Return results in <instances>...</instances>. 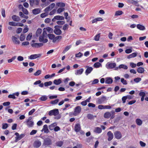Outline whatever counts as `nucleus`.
I'll use <instances>...</instances> for the list:
<instances>
[{
    "label": "nucleus",
    "mask_w": 148,
    "mask_h": 148,
    "mask_svg": "<svg viewBox=\"0 0 148 148\" xmlns=\"http://www.w3.org/2000/svg\"><path fill=\"white\" fill-rule=\"evenodd\" d=\"M136 26L138 29L141 30H144L145 29L144 26L140 24H138Z\"/></svg>",
    "instance_id": "obj_25"
},
{
    "label": "nucleus",
    "mask_w": 148,
    "mask_h": 148,
    "mask_svg": "<svg viewBox=\"0 0 148 148\" xmlns=\"http://www.w3.org/2000/svg\"><path fill=\"white\" fill-rule=\"evenodd\" d=\"M113 80L110 77H107L106 78L105 83L107 84H111L112 83Z\"/></svg>",
    "instance_id": "obj_19"
},
{
    "label": "nucleus",
    "mask_w": 148,
    "mask_h": 148,
    "mask_svg": "<svg viewBox=\"0 0 148 148\" xmlns=\"http://www.w3.org/2000/svg\"><path fill=\"white\" fill-rule=\"evenodd\" d=\"M41 131L42 132L44 131L45 133L46 134H47L50 132L48 128L47 125H45L43 126Z\"/></svg>",
    "instance_id": "obj_15"
},
{
    "label": "nucleus",
    "mask_w": 148,
    "mask_h": 148,
    "mask_svg": "<svg viewBox=\"0 0 148 148\" xmlns=\"http://www.w3.org/2000/svg\"><path fill=\"white\" fill-rule=\"evenodd\" d=\"M44 29H46L49 33H52L53 32V29L50 27H47L46 28H44Z\"/></svg>",
    "instance_id": "obj_26"
},
{
    "label": "nucleus",
    "mask_w": 148,
    "mask_h": 148,
    "mask_svg": "<svg viewBox=\"0 0 148 148\" xmlns=\"http://www.w3.org/2000/svg\"><path fill=\"white\" fill-rule=\"evenodd\" d=\"M62 82V79H55L53 81V83L56 85H58L61 84Z\"/></svg>",
    "instance_id": "obj_22"
},
{
    "label": "nucleus",
    "mask_w": 148,
    "mask_h": 148,
    "mask_svg": "<svg viewBox=\"0 0 148 148\" xmlns=\"http://www.w3.org/2000/svg\"><path fill=\"white\" fill-rule=\"evenodd\" d=\"M94 132L95 133L99 134L101 132L102 130L100 128L97 127L95 128Z\"/></svg>",
    "instance_id": "obj_30"
},
{
    "label": "nucleus",
    "mask_w": 148,
    "mask_h": 148,
    "mask_svg": "<svg viewBox=\"0 0 148 148\" xmlns=\"http://www.w3.org/2000/svg\"><path fill=\"white\" fill-rule=\"evenodd\" d=\"M137 52L133 53L131 54L128 55L127 57V58L128 59H130L131 58L135 57L137 56Z\"/></svg>",
    "instance_id": "obj_24"
},
{
    "label": "nucleus",
    "mask_w": 148,
    "mask_h": 148,
    "mask_svg": "<svg viewBox=\"0 0 148 148\" xmlns=\"http://www.w3.org/2000/svg\"><path fill=\"white\" fill-rule=\"evenodd\" d=\"M86 67L87 69L86 70L85 73L86 75H88L92 71L93 68L91 67H89L88 66H87Z\"/></svg>",
    "instance_id": "obj_12"
},
{
    "label": "nucleus",
    "mask_w": 148,
    "mask_h": 148,
    "mask_svg": "<svg viewBox=\"0 0 148 148\" xmlns=\"http://www.w3.org/2000/svg\"><path fill=\"white\" fill-rule=\"evenodd\" d=\"M15 135L16 136L15 137V142H17L18 140H21L25 136L24 134H22L19 135V134L17 132L15 133Z\"/></svg>",
    "instance_id": "obj_5"
},
{
    "label": "nucleus",
    "mask_w": 148,
    "mask_h": 148,
    "mask_svg": "<svg viewBox=\"0 0 148 148\" xmlns=\"http://www.w3.org/2000/svg\"><path fill=\"white\" fill-rule=\"evenodd\" d=\"M81 111V108L79 106L76 107L75 108L74 112V115H77V114L80 113Z\"/></svg>",
    "instance_id": "obj_7"
},
{
    "label": "nucleus",
    "mask_w": 148,
    "mask_h": 148,
    "mask_svg": "<svg viewBox=\"0 0 148 148\" xmlns=\"http://www.w3.org/2000/svg\"><path fill=\"white\" fill-rule=\"evenodd\" d=\"M87 117L88 119L90 120H91L94 119L93 115L90 114H88L87 116Z\"/></svg>",
    "instance_id": "obj_47"
},
{
    "label": "nucleus",
    "mask_w": 148,
    "mask_h": 148,
    "mask_svg": "<svg viewBox=\"0 0 148 148\" xmlns=\"http://www.w3.org/2000/svg\"><path fill=\"white\" fill-rule=\"evenodd\" d=\"M59 101V99H56L54 100L51 101L50 102V103L52 105H55L57 104Z\"/></svg>",
    "instance_id": "obj_38"
},
{
    "label": "nucleus",
    "mask_w": 148,
    "mask_h": 148,
    "mask_svg": "<svg viewBox=\"0 0 148 148\" xmlns=\"http://www.w3.org/2000/svg\"><path fill=\"white\" fill-rule=\"evenodd\" d=\"M19 15L21 17L23 18H25L26 19H28V16L24 15V14H23L22 12H19Z\"/></svg>",
    "instance_id": "obj_34"
},
{
    "label": "nucleus",
    "mask_w": 148,
    "mask_h": 148,
    "mask_svg": "<svg viewBox=\"0 0 148 148\" xmlns=\"http://www.w3.org/2000/svg\"><path fill=\"white\" fill-rule=\"evenodd\" d=\"M56 5L60 7H63L65 6V3L63 2H58L56 3Z\"/></svg>",
    "instance_id": "obj_35"
},
{
    "label": "nucleus",
    "mask_w": 148,
    "mask_h": 148,
    "mask_svg": "<svg viewBox=\"0 0 148 148\" xmlns=\"http://www.w3.org/2000/svg\"><path fill=\"white\" fill-rule=\"evenodd\" d=\"M19 95V93L18 92H17L12 94L8 96V97L9 98H12L13 99H15L16 97L15 96H16L17 97H18Z\"/></svg>",
    "instance_id": "obj_14"
},
{
    "label": "nucleus",
    "mask_w": 148,
    "mask_h": 148,
    "mask_svg": "<svg viewBox=\"0 0 148 148\" xmlns=\"http://www.w3.org/2000/svg\"><path fill=\"white\" fill-rule=\"evenodd\" d=\"M55 34L57 35H60L62 34V32L60 29H56L53 30Z\"/></svg>",
    "instance_id": "obj_17"
},
{
    "label": "nucleus",
    "mask_w": 148,
    "mask_h": 148,
    "mask_svg": "<svg viewBox=\"0 0 148 148\" xmlns=\"http://www.w3.org/2000/svg\"><path fill=\"white\" fill-rule=\"evenodd\" d=\"M136 122L137 125H141L142 123V121L140 119H136Z\"/></svg>",
    "instance_id": "obj_36"
},
{
    "label": "nucleus",
    "mask_w": 148,
    "mask_h": 148,
    "mask_svg": "<svg viewBox=\"0 0 148 148\" xmlns=\"http://www.w3.org/2000/svg\"><path fill=\"white\" fill-rule=\"evenodd\" d=\"M25 36L24 34L22 33L20 37V40L21 41H23L25 40Z\"/></svg>",
    "instance_id": "obj_49"
},
{
    "label": "nucleus",
    "mask_w": 148,
    "mask_h": 148,
    "mask_svg": "<svg viewBox=\"0 0 148 148\" xmlns=\"http://www.w3.org/2000/svg\"><path fill=\"white\" fill-rule=\"evenodd\" d=\"M64 16L59 15H57L55 16L54 18L52 19V21L54 22L56 21V20H64Z\"/></svg>",
    "instance_id": "obj_8"
},
{
    "label": "nucleus",
    "mask_w": 148,
    "mask_h": 148,
    "mask_svg": "<svg viewBox=\"0 0 148 148\" xmlns=\"http://www.w3.org/2000/svg\"><path fill=\"white\" fill-rule=\"evenodd\" d=\"M55 5V4L54 3H52L49 6L45 9L44 11L45 12H47L48 11L51 10L54 7Z\"/></svg>",
    "instance_id": "obj_9"
},
{
    "label": "nucleus",
    "mask_w": 148,
    "mask_h": 148,
    "mask_svg": "<svg viewBox=\"0 0 148 148\" xmlns=\"http://www.w3.org/2000/svg\"><path fill=\"white\" fill-rule=\"evenodd\" d=\"M107 134L108 136V141H111L114 137L113 134L111 131H110L108 132Z\"/></svg>",
    "instance_id": "obj_13"
},
{
    "label": "nucleus",
    "mask_w": 148,
    "mask_h": 148,
    "mask_svg": "<svg viewBox=\"0 0 148 148\" xmlns=\"http://www.w3.org/2000/svg\"><path fill=\"white\" fill-rule=\"evenodd\" d=\"M108 99L106 96H103L101 98L97 99V102L99 104L104 103L107 102Z\"/></svg>",
    "instance_id": "obj_2"
},
{
    "label": "nucleus",
    "mask_w": 148,
    "mask_h": 148,
    "mask_svg": "<svg viewBox=\"0 0 148 148\" xmlns=\"http://www.w3.org/2000/svg\"><path fill=\"white\" fill-rule=\"evenodd\" d=\"M137 71L139 73H143L144 72L145 70L144 68L139 67L137 69Z\"/></svg>",
    "instance_id": "obj_27"
},
{
    "label": "nucleus",
    "mask_w": 148,
    "mask_h": 148,
    "mask_svg": "<svg viewBox=\"0 0 148 148\" xmlns=\"http://www.w3.org/2000/svg\"><path fill=\"white\" fill-rule=\"evenodd\" d=\"M132 51V49H127L125 50V52L127 54L131 53Z\"/></svg>",
    "instance_id": "obj_64"
},
{
    "label": "nucleus",
    "mask_w": 148,
    "mask_h": 148,
    "mask_svg": "<svg viewBox=\"0 0 148 148\" xmlns=\"http://www.w3.org/2000/svg\"><path fill=\"white\" fill-rule=\"evenodd\" d=\"M56 23L58 25H63L65 23V22L64 21H57Z\"/></svg>",
    "instance_id": "obj_56"
},
{
    "label": "nucleus",
    "mask_w": 148,
    "mask_h": 148,
    "mask_svg": "<svg viewBox=\"0 0 148 148\" xmlns=\"http://www.w3.org/2000/svg\"><path fill=\"white\" fill-rule=\"evenodd\" d=\"M57 125L56 123H53L49 126V128L50 130H52L54 129L55 127Z\"/></svg>",
    "instance_id": "obj_21"
},
{
    "label": "nucleus",
    "mask_w": 148,
    "mask_h": 148,
    "mask_svg": "<svg viewBox=\"0 0 148 148\" xmlns=\"http://www.w3.org/2000/svg\"><path fill=\"white\" fill-rule=\"evenodd\" d=\"M47 12H45L42 13L40 15V17L42 18L45 17L48 15V13Z\"/></svg>",
    "instance_id": "obj_51"
},
{
    "label": "nucleus",
    "mask_w": 148,
    "mask_h": 148,
    "mask_svg": "<svg viewBox=\"0 0 148 148\" xmlns=\"http://www.w3.org/2000/svg\"><path fill=\"white\" fill-rule=\"evenodd\" d=\"M43 32L42 36H43L45 38H47L48 36V34L46 32L47 30H46V29H44V28H43Z\"/></svg>",
    "instance_id": "obj_43"
},
{
    "label": "nucleus",
    "mask_w": 148,
    "mask_h": 148,
    "mask_svg": "<svg viewBox=\"0 0 148 148\" xmlns=\"http://www.w3.org/2000/svg\"><path fill=\"white\" fill-rule=\"evenodd\" d=\"M22 11L24 13V14H25L26 15H27L28 14V11L26 9L24 8L22 10Z\"/></svg>",
    "instance_id": "obj_62"
},
{
    "label": "nucleus",
    "mask_w": 148,
    "mask_h": 148,
    "mask_svg": "<svg viewBox=\"0 0 148 148\" xmlns=\"http://www.w3.org/2000/svg\"><path fill=\"white\" fill-rule=\"evenodd\" d=\"M83 56V54L79 52L78 53L75 54V57L77 58H80Z\"/></svg>",
    "instance_id": "obj_59"
},
{
    "label": "nucleus",
    "mask_w": 148,
    "mask_h": 148,
    "mask_svg": "<svg viewBox=\"0 0 148 148\" xmlns=\"http://www.w3.org/2000/svg\"><path fill=\"white\" fill-rule=\"evenodd\" d=\"M100 34H98L96 35L94 38V40L96 41H98L99 40Z\"/></svg>",
    "instance_id": "obj_52"
},
{
    "label": "nucleus",
    "mask_w": 148,
    "mask_h": 148,
    "mask_svg": "<svg viewBox=\"0 0 148 148\" xmlns=\"http://www.w3.org/2000/svg\"><path fill=\"white\" fill-rule=\"evenodd\" d=\"M9 24L10 25L16 26L18 25V23H16L13 21L10 22L9 23Z\"/></svg>",
    "instance_id": "obj_46"
},
{
    "label": "nucleus",
    "mask_w": 148,
    "mask_h": 148,
    "mask_svg": "<svg viewBox=\"0 0 148 148\" xmlns=\"http://www.w3.org/2000/svg\"><path fill=\"white\" fill-rule=\"evenodd\" d=\"M119 69L123 68L124 69H127L128 68L127 66L123 64L120 65L119 66Z\"/></svg>",
    "instance_id": "obj_39"
},
{
    "label": "nucleus",
    "mask_w": 148,
    "mask_h": 148,
    "mask_svg": "<svg viewBox=\"0 0 148 148\" xmlns=\"http://www.w3.org/2000/svg\"><path fill=\"white\" fill-rule=\"evenodd\" d=\"M123 13V12L121 10H118L116 11V12L115 14V16H119L120 15H121Z\"/></svg>",
    "instance_id": "obj_44"
},
{
    "label": "nucleus",
    "mask_w": 148,
    "mask_h": 148,
    "mask_svg": "<svg viewBox=\"0 0 148 148\" xmlns=\"http://www.w3.org/2000/svg\"><path fill=\"white\" fill-rule=\"evenodd\" d=\"M111 114L110 119H113L115 117L114 115V110H112L111 111Z\"/></svg>",
    "instance_id": "obj_53"
},
{
    "label": "nucleus",
    "mask_w": 148,
    "mask_h": 148,
    "mask_svg": "<svg viewBox=\"0 0 148 148\" xmlns=\"http://www.w3.org/2000/svg\"><path fill=\"white\" fill-rule=\"evenodd\" d=\"M63 144V142L62 141H59L56 143V145L57 146L61 147Z\"/></svg>",
    "instance_id": "obj_42"
},
{
    "label": "nucleus",
    "mask_w": 148,
    "mask_h": 148,
    "mask_svg": "<svg viewBox=\"0 0 148 148\" xmlns=\"http://www.w3.org/2000/svg\"><path fill=\"white\" fill-rule=\"evenodd\" d=\"M111 116V114L109 112H106L104 114V117L106 119H108Z\"/></svg>",
    "instance_id": "obj_29"
},
{
    "label": "nucleus",
    "mask_w": 148,
    "mask_h": 148,
    "mask_svg": "<svg viewBox=\"0 0 148 148\" xmlns=\"http://www.w3.org/2000/svg\"><path fill=\"white\" fill-rule=\"evenodd\" d=\"M25 28H24V29H23V34H24L25 33H26L28 32V31L29 29L27 27V25L25 26Z\"/></svg>",
    "instance_id": "obj_58"
},
{
    "label": "nucleus",
    "mask_w": 148,
    "mask_h": 148,
    "mask_svg": "<svg viewBox=\"0 0 148 148\" xmlns=\"http://www.w3.org/2000/svg\"><path fill=\"white\" fill-rule=\"evenodd\" d=\"M52 82L51 81H49L48 82H45L44 85L45 87H47L48 86L51 85L52 84Z\"/></svg>",
    "instance_id": "obj_45"
},
{
    "label": "nucleus",
    "mask_w": 148,
    "mask_h": 148,
    "mask_svg": "<svg viewBox=\"0 0 148 148\" xmlns=\"http://www.w3.org/2000/svg\"><path fill=\"white\" fill-rule=\"evenodd\" d=\"M12 20L18 22L21 20L19 17L16 15H13L12 17Z\"/></svg>",
    "instance_id": "obj_18"
},
{
    "label": "nucleus",
    "mask_w": 148,
    "mask_h": 148,
    "mask_svg": "<svg viewBox=\"0 0 148 148\" xmlns=\"http://www.w3.org/2000/svg\"><path fill=\"white\" fill-rule=\"evenodd\" d=\"M127 2L129 3L132 4L133 5H135L137 6H138V2L136 1H135L134 0H127Z\"/></svg>",
    "instance_id": "obj_23"
},
{
    "label": "nucleus",
    "mask_w": 148,
    "mask_h": 148,
    "mask_svg": "<svg viewBox=\"0 0 148 148\" xmlns=\"http://www.w3.org/2000/svg\"><path fill=\"white\" fill-rule=\"evenodd\" d=\"M28 127H32L34 125L33 121L25 122Z\"/></svg>",
    "instance_id": "obj_31"
},
{
    "label": "nucleus",
    "mask_w": 148,
    "mask_h": 148,
    "mask_svg": "<svg viewBox=\"0 0 148 148\" xmlns=\"http://www.w3.org/2000/svg\"><path fill=\"white\" fill-rule=\"evenodd\" d=\"M37 58V54L31 55L28 57V58L31 60Z\"/></svg>",
    "instance_id": "obj_40"
},
{
    "label": "nucleus",
    "mask_w": 148,
    "mask_h": 148,
    "mask_svg": "<svg viewBox=\"0 0 148 148\" xmlns=\"http://www.w3.org/2000/svg\"><path fill=\"white\" fill-rule=\"evenodd\" d=\"M141 80V79L140 77H137L134 79V81L136 83H138Z\"/></svg>",
    "instance_id": "obj_54"
},
{
    "label": "nucleus",
    "mask_w": 148,
    "mask_h": 148,
    "mask_svg": "<svg viewBox=\"0 0 148 148\" xmlns=\"http://www.w3.org/2000/svg\"><path fill=\"white\" fill-rule=\"evenodd\" d=\"M68 26L69 25L68 24H65L63 27V30L65 31L66 30V29H68Z\"/></svg>",
    "instance_id": "obj_63"
},
{
    "label": "nucleus",
    "mask_w": 148,
    "mask_h": 148,
    "mask_svg": "<svg viewBox=\"0 0 148 148\" xmlns=\"http://www.w3.org/2000/svg\"><path fill=\"white\" fill-rule=\"evenodd\" d=\"M81 129L80 125L79 123H77L75 126V131L76 132H79Z\"/></svg>",
    "instance_id": "obj_16"
},
{
    "label": "nucleus",
    "mask_w": 148,
    "mask_h": 148,
    "mask_svg": "<svg viewBox=\"0 0 148 148\" xmlns=\"http://www.w3.org/2000/svg\"><path fill=\"white\" fill-rule=\"evenodd\" d=\"M84 71V69L83 68L80 69H79L76 70L75 71V74L76 75H80Z\"/></svg>",
    "instance_id": "obj_20"
},
{
    "label": "nucleus",
    "mask_w": 148,
    "mask_h": 148,
    "mask_svg": "<svg viewBox=\"0 0 148 148\" xmlns=\"http://www.w3.org/2000/svg\"><path fill=\"white\" fill-rule=\"evenodd\" d=\"M116 64L115 63L108 62L106 64V67L108 69H111L114 68L116 66Z\"/></svg>",
    "instance_id": "obj_4"
},
{
    "label": "nucleus",
    "mask_w": 148,
    "mask_h": 148,
    "mask_svg": "<svg viewBox=\"0 0 148 148\" xmlns=\"http://www.w3.org/2000/svg\"><path fill=\"white\" fill-rule=\"evenodd\" d=\"M114 137L115 138L119 139L122 138V134L119 131H116L114 132Z\"/></svg>",
    "instance_id": "obj_6"
},
{
    "label": "nucleus",
    "mask_w": 148,
    "mask_h": 148,
    "mask_svg": "<svg viewBox=\"0 0 148 148\" xmlns=\"http://www.w3.org/2000/svg\"><path fill=\"white\" fill-rule=\"evenodd\" d=\"M47 36L49 39L52 40L54 39L55 37V35L54 34H48Z\"/></svg>",
    "instance_id": "obj_33"
},
{
    "label": "nucleus",
    "mask_w": 148,
    "mask_h": 148,
    "mask_svg": "<svg viewBox=\"0 0 148 148\" xmlns=\"http://www.w3.org/2000/svg\"><path fill=\"white\" fill-rule=\"evenodd\" d=\"M32 33H29L26 38V40L28 41L30 40L32 36Z\"/></svg>",
    "instance_id": "obj_48"
},
{
    "label": "nucleus",
    "mask_w": 148,
    "mask_h": 148,
    "mask_svg": "<svg viewBox=\"0 0 148 148\" xmlns=\"http://www.w3.org/2000/svg\"><path fill=\"white\" fill-rule=\"evenodd\" d=\"M62 38V36H57L55 37L54 39L53 40L52 42L53 43L55 42L56 41L58 40H60Z\"/></svg>",
    "instance_id": "obj_28"
},
{
    "label": "nucleus",
    "mask_w": 148,
    "mask_h": 148,
    "mask_svg": "<svg viewBox=\"0 0 148 148\" xmlns=\"http://www.w3.org/2000/svg\"><path fill=\"white\" fill-rule=\"evenodd\" d=\"M52 144V141L49 137L46 138L44 140L43 145L45 147H49Z\"/></svg>",
    "instance_id": "obj_1"
},
{
    "label": "nucleus",
    "mask_w": 148,
    "mask_h": 148,
    "mask_svg": "<svg viewBox=\"0 0 148 148\" xmlns=\"http://www.w3.org/2000/svg\"><path fill=\"white\" fill-rule=\"evenodd\" d=\"M99 80L98 79H95L92 81V84H96L99 82Z\"/></svg>",
    "instance_id": "obj_61"
},
{
    "label": "nucleus",
    "mask_w": 148,
    "mask_h": 148,
    "mask_svg": "<svg viewBox=\"0 0 148 148\" xmlns=\"http://www.w3.org/2000/svg\"><path fill=\"white\" fill-rule=\"evenodd\" d=\"M65 10V8H59L57 10V12L58 13H60L61 12Z\"/></svg>",
    "instance_id": "obj_50"
},
{
    "label": "nucleus",
    "mask_w": 148,
    "mask_h": 148,
    "mask_svg": "<svg viewBox=\"0 0 148 148\" xmlns=\"http://www.w3.org/2000/svg\"><path fill=\"white\" fill-rule=\"evenodd\" d=\"M101 64L99 62H96L93 65V66L95 68H98L100 66H101Z\"/></svg>",
    "instance_id": "obj_41"
},
{
    "label": "nucleus",
    "mask_w": 148,
    "mask_h": 148,
    "mask_svg": "<svg viewBox=\"0 0 148 148\" xmlns=\"http://www.w3.org/2000/svg\"><path fill=\"white\" fill-rule=\"evenodd\" d=\"M71 47V45L68 46L66 47L65 48L64 50L62 52V53H65L67 51L70 49Z\"/></svg>",
    "instance_id": "obj_37"
},
{
    "label": "nucleus",
    "mask_w": 148,
    "mask_h": 148,
    "mask_svg": "<svg viewBox=\"0 0 148 148\" xmlns=\"http://www.w3.org/2000/svg\"><path fill=\"white\" fill-rule=\"evenodd\" d=\"M59 111L58 109H55L53 110L50 111L49 112V116L54 115L56 116L59 114Z\"/></svg>",
    "instance_id": "obj_3"
},
{
    "label": "nucleus",
    "mask_w": 148,
    "mask_h": 148,
    "mask_svg": "<svg viewBox=\"0 0 148 148\" xmlns=\"http://www.w3.org/2000/svg\"><path fill=\"white\" fill-rule=\"evenodd\" d=\"M47 99V97L46 95H43L39 99L40 101H45Z\"/></svg>",
    "instance_id": "obj_32"
},
{
    "label": "nucleus",
    "mask_w": 148,
    "mask_h": 148,
    "mask_svg": "<svg viewBox=\"0 0 148 148\" xmlns=\"http://www.w3.org/2000/svg\"><path fill=\"white\" fill-rule=\"evenodd\" d=\"M8 127V124L6 123H3L2 124V128L3 129H6Z\"/></svg>",
    "instance_id": "obj_60"
},
{
    "label": "nucleus",
    "mask_w": 148,
    "mask_h": 148,
    "mask_svg": "<svg viewBox=\"0 0 148 148\" xmlns=\"http://www.w3.org/2000/svg\"><path fill=\"white\" fill-rule=\"evenodd\" d=\"M45 38L43 36H40L39 37V41L40 42H42L43 43H46L48 42V40L47 38L44 39Z\"/></svg>",
    "instance_id": "obj_11"
},
{
    "label": "nucleus",
    "mask_w": 148,
    "mask_h": 148,
    "mask_svg": "<svg viewBox=\"0 0 148 148\" xmlns=\"http://www.w3.org/2000/svg\"><path fill=\"white\" fill-rule=\"evenodd\" d=\"M142 91V90H140V92L139 93V95L140 96L145 97V93L144 92H143Z\"/></svg>",
    "instance_id": "obj_57"
},
{
    "label": "nucleus",
    "mask_w": 148,
    "mask_h": 148,
    "mask_svg": "<svg viewBox=\"0 0 148 148\" xmlns=\"http://www.w3.org/2000/svg\"><path fill=\"white\" fill-rule=\"evenodd\" d=\"M16 36H17L18 37V38L15 37L14 36H12V40L13 42L15 44H19L20 42L19 40L18 39V38H19V36L17 35H16Z\"/></svg>",
    "instance_id": "obj_10"
},
{
    "label": "nucleus",
    "mask_w": 148,
    "mask_h": 148,
    "mask_svg": "<svg viewBox=\"0 0 148 148\" xmlns=\"http://www.w3.org/2000/svg\"><path fill=\"white\" fill-rule=\"evenodd\" d=\"M121 82L124 85L127 84V81L125 80L123 78H121Z\"/></svg>",
    "instance_id": "obj_55"
}]
</instances>
